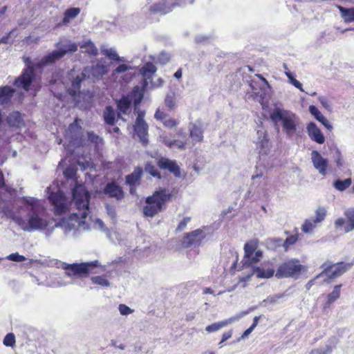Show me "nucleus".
Here are the masks:
<instances>
[{
	"instance_id": "nucleus-30",
	"label": "nucleus",
	"mask_w": 354,
	"mask_h": 354,
	"mask_svg": "<svg viewBox=\"0 0 354 354\" xmlns=\"http://www.w3.org/2000/svg\"><path fill=\"white\" fill-rule=\"evenodd\" d=\"M131 104V100L129 96H122L118 102L117 106L120 112L126 114Z\"/></svg>"
},
{
	"instance_id": "nucleus-32",
	"label": "nucleus",
	"mask_w": 354,
	"mask_h": 354,
	"mask_svg": "<svg viewBox=\"0 0 354 354\" xmlns=\"http://www.w3.org/2000/svg\"><path fill=\"white\" fill-rule=\"evenodd\" d=\"M131 97L133 100V104L135 106H138L143 99L144 97V91L142 89H140L138 86H135L133 88L131 93Z\"/></svg>"
},
{
	"instance_id": "nucleus-5",
	"label": "nucleus",
	"mask_w": 354,
	"mask_h": 354,
	"mask_svg": "<svg viewBox=\"0 0 354 354\" xmlns=\"http://www.w3.org/2000/svg\"><path fill=\"white\" fill-rule=\"evenodd\" d=\"M305 270V267L298 259H292L282 263L277 269L275 276L277 278L297 277Z\"/></svg>"
},
{
	"instance_id": "nucleus-53",
	"label": "nucleus",
	"mask_w": 354,
	"mask_h": 354,
	"mask_svg": "<svg viewBox=\"0 0 354 354\" xmlns=\"http://www.w3.org/2000/svg\"><path fill=\"white\" fill-rule=\"evenodd\" d=\"M315 227L313 223H304L301 226V230L304 233H311Z\"/></svg>"
},
{
	"instance_id": "nucleus-57",
	"label": "nucleus",
	"mask_w": 354,
	"mask_h": 354,
	"mask_svg": "<svg viewBox=\"0 0 354 354\" xmlns=\"http://www.w3.org/2000/svg\"><path fill=\"white\" fill-rule=\"evenodd\" d=\"M259 261H260V260L256 259V256L254 253L253 256H252V257H248L247 259H245L244 261V265L245 266H246V265L250 266V265H252L253 263L258 262Z\"/></svg>"
},
{
	"instance_id": "nucleus-9",
	"label": "nucleus",
	"mask_w": 354,
	"mask_h": 354,
	"mask_svg": "<svg viewBox=\"0 0 354 354\" xmlns=\"http://www.w3.org/2000/svg\"><path fill=\"white\" fill-rule=\"evenodd\" d=\"M145 113L144 111H139L137 118L133 124V131L138 136L140 142L144 146L148 144V129L149 126L145 120Z\"/></svg>"
},
{
	"instance_id": "nucleus-13",
	"label": "nucleus",
	"mask_w": 354,
	"mask_h": 354,
	"mask_svg": "<svg viewBox=\"0 0 354 354\" xmlns=\"http://www.w3.org/2000/svg\"><path fill=\"white\" fill-rule=\"evenodd\" d=\"M176 5V3H173L172 0H160L152 4L149 7V11L151 15H163L170 12Z\"/></svg>"
},
{
	"instance_id": "nucleus-3",
	"label": "nucleus",
	"mask_w": 354,
	"mask_h": 354,
	"mask_svg": "<svg viewBox=\"0 0 354 354\" xmlns=\"http://www.w3.org/2000/svg\"><path fill=\"white\" fill-rule=\"evenodd\" d=\"M73 198L77 209V212L73 215L77 218L85 219L90 212L89 192L84 186L76 185L73 189Z\"/></svg>"
},
{
	"instance_id": "nucleus-7",
	"label": "nucleus",
	"mask_w": 354,
	"mask_h": 354,
	"mask_svg": "<svg viewBox=\"0 0 354 354\" xmlns=\"http://www.w3.org/2000/svg\"><path fill=\"white\" fill-rule=\"evenodd\" d=\"M22 201L28 211V219L27 221H43L40 215L44 212V208L39 200L32 197H24Z\"/></svg>"
},
{
	"instance_id": "nucleus-44",
	"label": "nucleus",
	"mask_w": 354,
	"mask_h": 354,
	"mask_svg": "<svg viewBox=\"0 0 354 354\" xmlns=\"http://www.w3.org/2000/svg\"><path fill=\"white\" fill-rule=\"evenodd\" d=\"M223 327H225V326L223 325V322L221 321L219 322H216L212 324L208 325L207 326H206L205 330L207 333H212V332L217 331Z\"/></svg>"
},
{
	"instance_id": "nucleus-45",
	"label": "nucleus",
	"mask_w": 354,
	"mask_h": 354,
	"mask_svg": "<svg viewBox=\"0 0 354 354\" xmlns=\"http://www.w3.org/2000/svg\"><path fill=\"white\" fill-rule=\"evenodd\" d=\"M326 215V210L324 207H319L316 210L315 218L313 221H322Z\"/></svg>"
},
{
	"instance_id": "nucleus-31",
	"label": "nucleus",
	"mask_w": 354,
	"mask_h": 354,
	"mask_svg": "<svg viewBox=\"0 0 354 354\" xmlns=\"http://www.w3.org/2000/svg\"><path fill=\"white\" fill-rule=\"evenodd\" d=\"M80 12L79 8H71L67 9L64 14L63 24H67L70 19L75 18Z\"/></svg>"
},
{
	"instance_id": "nucleus-39",
	"label": "nucleus",
	"mask_w": 354,
	"mask_h": 354,
	"mask_svg": "<svg viewBox=\"0 0 354 354\" xmlns=\"http://www.w3.org/2000/svg\"><path fill=\"white\" fill-rule=\"evenodd\" d=\"M15 342H16L15 336L14 333H8L5 336V337L3 340V344L6 346H9V347H14L15 346Z\"/></svg>"
},
{
	"instance_id": "nucleus-48",
	"label": "nucleus",
	"mask_w": 354,
	"mask_h": 354,
	"mask_svg": "<svg viewBox=\"0 0 354 354\" xmlns=\"http://www.w3.org/2000/svg\"><path fill=\"white\" fill-rule=\"evenodd\" d=\"M6 259H8V260L12 261H15V262H22V261H24L26 259V258L24 256L20 255L17 252L12 253L10 254H9L6 257Z\"/></svg>"
},
{
	"instance_id": "nucleus-22",
	"label": "nucleus",
	"mask_w": 354,
	"mask_h": 354,
	"mask_svg": "<svg viewBox=\"0 0 354 354\" xmlns=\"http://www.w3.org/2000/svg\"><path fill=\"white\" fill-rule=\"evenodd\" d=\"M189 138H191L190 147H192L197 143H200L203 140V131L201 127L193 124L189 129Z\"/></svg>"
},
{
	"instance_id": "nucleus-25",
	"label": "nucleus",
	"mask_w": 354,
	"mask_h": 354,
	"mask_svg": "<svg viewBox=\"0 0 354 354\" xmlns=\"http://www.w3.org/2000/svg\"><path fill=\"white\" fill-rule=\"evenodd\" d=\"M15 91V89L10 86H0V104H8L10 101Z\"/></svg>"
},
{
	"instance_id": "nucleus-54",
	"label": "nucleus",
	"mask_w": 354,
	"mask_h": 354,
	"mask_svg": "<svg viewBox=\"0 0 354 354\" xmlns=\"http://www.w3.org/2000/svg\"><path fill=\"white\" fill-rule=\"evenodd\" d=\"M82 129V127L79 124V120L76 118L73 122H72L69 127L68 130L72 131H80Z\"/></svg>"
},
{
	"instance_id": "nucleus-16",
	"label": "nucleus",
	"mask_w": 354,
	"mask_h": 354,
	"mask_svg": "<svg viewBox=\"0 0 354 354\" xmlns=\"http://www.w3.org/2000/svg\"><path fill=\"white\" fill-rule=\"evenodd\" d=\"M142 174V168L138 167L134 169L131 174L126 176L125 181L130 187L131 194H133L136 193V187L140 184Z\"/></svg>"
},
{
	"instance_id": "nucleus-4",
	"label": "nucleus",
	"mask_w": 354,
	"mask_h": 354,
	"mask_svg": "<svg viewBox=\"0 0 354 354\" xmlns=\"http://www.w3.org/2000/svg\"><path fill=\"white\" fill-rule=\"evenodd\" d=\"M100 266L98 261H91L81 263H72L63 265V269L66 270L65 274L68 277H86L89 274L97 273L95 270Z\"/></svg>"
},
{
	"instance_id": "nucleus-49",
	"label": "nucleus",
	"mask_w": 354,
	"mask_h": 354,
	"mask_svg": "<svg viewBox=\"0 0 354 354\" xmlns=\"http://www.w3.org/2000/svg\"><path fill=\"white\" fill-rule=\"evenodd\" d=\"M88 140L93 144L98 145L102 142V139L93 132H88Z\"/></svg>"
},
{
	"instance_id": "nucleus-62",
	"label": "nucleus",
	"mask_w": 354,
	"mask_h": 354,
	"mask_svg": "<svg viewBox=\"0 0 354 354\" xmlns=\"http://www.w3.org/2000/svg\"><path fill=\"white\" fill-rule=\"evenodd\" d=\"M253 329L252 327H250L248 328L245 332L242 334V335L238 339V341H241V339H243L246 338L252 332Z\"/></svg>"
},
{
	"instance_id": "nucleus-41",
	"label": "nucleus",
	"mask_w": 354,
	"mask_h": 354,
	"mask_svg": "<svg viewBox=\"0 0 354 354\" xmlns=\"http://www.w3.org/2000/svg\"><path fill=\"white\" fill-rule=\"evenodd\" d=\"M77 169L75 167L68 166L63 171L64 177L67 179H73L75 177Z\"/></svg>"
},
{
	"instance_id": "nucleus-38",
	"label": "nucleus",
	"mask_w": 354,
	"mask_h": 354,
	"mask_svg": "<svg viewBox=\"0 0 354 354\" xmlns=\"http://www.w3.org/2000/svg\"><path fill=\"white\" fill-rule=\"evenodd\" d=\"M338 339L336 337H330L326 345V346L324 348H325V351L326 354H330L333 349L336 347V346L338 344Z\"/></svg>"
},
{
	"instance_id": "nucleus-59",
	"label": "nucleus",
	"mask_w": 354,
	"mask_h": 354,
	"mask_svg": "<svg viewBox=\"0 0 354 354\" xmlns=\"http://www.w3.org/2000/svg\"><path fill=\"white\" fill-rule=\"evenodd\" d=\"M345 216L348 221H354V208L348 209L345 213Z\"/></svg>"
},
{
	"instance_id": "nucleus-17",
	"label": "nucleus",
	"mask_w": 354,
	"mask_h": 354,
	"mask_svg": "<svg viewBox=\"0 0 354 354\" xmlns=\"http://www.w3.org/2000/svg\"><path fill=\"white\" fill-rule=\"evenodd\" d=\"M311 159L315 168L319 171L321 175L326 176L327 174L328 160L324 158L317 151H313L312 152Z\"/></svg>"
},
{
	"instance_id": "nucleus-20",
	"label": "nucleus",
	"mask_w": 354,
	"mask_h": 354,
	"mask_svg": "<svg viewBox=\"0 0 354 354\" xmlns=\"http://www.w3.org/2000/svg\"><path fill=\"white\" fill-rule=\"evenodd\" d=\"M157 71L156 66L151 62H146L140 69V73L144 77L143 87L148 85V80H151Z\"/></svg>"
},
{
	"instance_id": "nucleus-60",
	"label": "nucleus",
	"mask_w": 354,
	"mask_h": 354,
	"mask_svg": "<svg viewBox=\"0 0 354 354\" xmlns=\"http://www.w3.org/2000/svg\"><path fill=\"white\" fill-rule=\"evenodd\" d=\"M112 61L125 62L124 57H120L115 51L112 50Z\"/></svg>"
},
{
	"instance_id": "nucleus-51",
	"label": "nucleus",
	"mask_w": 354,
	"mask_h": 354,
	"mask_svg": "<svg viewBox=\"0 0 354 354\" xmlns=\"http://www.w3.org/2000/svg\"><path fill=\"white\" fill-rule=\"evenodd\" d=\"M120 313L122 315H129L133 312V310L130 308L129 306L125 304H120L118 307Z\"/></svg>"
},
{
	"instance_id": "nucleus-47",
	"label": "nucleus",
	"mask_w": 354,
	"mask_h": 354,
	"mask_svg": "<svg viewBox=\"0 0 354 354\" xmlns=\"http://www.w3.org/2000/svg\"><path fill=\"white\" fill-rule=\"evenodd\" d=\"M284 297V294H277L267 297L263 302L269 304H274L278 302V300Z\"/></svg>"
},
{
	"instance_id": "nucleus-26",
	"label": "nucleus",
	"mask_w": 354,
	"mask_h": 354,
	"mask_svg": "<svg viewBox=\"0 0 354 354\" xmlns=\"http://www.w3.org/2000/svg\"><path fill=\"white\" fill-rule=\"evenodd\" d=\"M310 113L315 117V118L321 122L324 127L327 128L331 127L328 120L322 115L319 110L314 105L309 106Z\"/></svg>"
},
{
	"instance_id": "nucleus-61",
	"label": "nucleus",
	"mask_w": 354,
	"mask_h": 354,
	"mask_svg": "<svg viewBox=\"0 0 354 354\" xmlns=\"http://www.w3.org/2000/svg\"><path fill=\"white\" fill-rule=\"evenodd\" d=\"M232 330H231L227 332L224 333L222 336V339L219 342V344L221 345L225 341L230 339L232 337Z\"/></svg>"
},
{
	"instance_id": "nucleus-33",
	"label": "nucleus",
	"mask_w": 354,
	"mask_h": 354,
	"mask_svg": "<svg viewBox=\"0 0 354 354\" xmlns=\"http://www.w3.org/2000/svg\"><path fill=\"white\" fill-rule=\"evenodd\" d=\"M352 184L351 178H346L345 180H337L334 182V187L339 191H344L348 188Z\"/></svg>"
},
{
	"instance_id": "nucleus-42",
	"label": "nucleus",
	"mask_w": 354,
	"mask_h": 354,
	"mask_svg": "<svg viewBox=\"0 0 354 354\" xmlns=\"http://www.w3.org/2000/svg\"><path fill=\"white\" fill-rule=\"evenodd\" d=\"M286 75L287 76V77L288 78L289 80V82L292 84L294 85L296 88H297L298 89H299L301 91H304L303 90V87H302V84L297 80L292 75V74L289 71H286Z\"/></svg>"
},
{
	"instance_id": "nucleus-1",
	"label": "nucleus",
	"mask_w": 354,
	"mask_h": 354,
	"mask_svg": "<svg viewBox=\"0 0 354 354\" xmlns=\"http://www.w3.org/2000/svg\"><path fill=\"white\" fill-rule=\"evenodd\" d=\"M171 198V193L165 188L156 191L152 196L146 198V205L143 208L144 214L147 216H153L163 209Z\"/></svg>"
},
{
	"instance_id": "nucleus-35",
	"label": "nucleus",
	"mask_w": 354,
	"mask_h": 354,
	"mask_svg": "<svg viewBox=\"0 0 354 354\" xmlns=\"http://www.w3.org/2000/svg\"><path fill=\"white\" fill-rule=\"evenodd\" d=\"M145 170L147 174H150L151 176L157 178L158 179L161 178L160 173L158 171V170L156 169V167L152 162H147L145 165Z\"/></svg>"
},
{
	"instance_id": "nucleus-36",
	"label": "nucleus",
	"mask_w": 354,
	"mask_h": 354,
	"mask_svg": "<svg viewBox=\"0 0 354 354\" xmlns=\"http://www.w3.org/2000/svg\"><path fill=\"white\" fill-rule=\"evenodd\" d=\"M342 285H337L334 287L332 292L328 294V301L326 302V305L329 306L330 304L335 301L340 296V288Z\"/></svg>"
},
{
	"instance_id": "nucleus-14",
	"label": "nucleus",
	"mask_w": 354,
	"mask_h": 354,
	"mask_svg": "<svg viewBox=\"0 0 354 354\" xmlns=\"http://www.w3.org/2000/svg\"><path fill=\"white\" fill-rule=\"evenodd\" d=\"M177 135L180 138L171 140L167 137H165L163 138L162 142L169 148H176L180 150H184L187 147H190L189 138L185 133H183L181 131H179Z\"/></svg>"
},
{
	"instance_id": "nucleus-56",
	"label": "nucleus",
	"mask_w": 354,
	"mask_h": 354,
	"mask_svg": "<svg viewBox=\"0 0 354 354\" xmlns=\"http://www.w3.org/2000/svg\"><path fill=\"white\" fill-rule=\"evenodd\" d=\"M297 240V236H288L284 243L286 248L289 247L290 245L294 244Z\"/></svg>"
},
{
	"instance_id": "nucleus-24",
	"label": "nucleus",
	"mask_w": 354,
	"mask_h": 354,
	"mask_svg": "<svg viewBox=\"0 0 354 354\" xmlns=\"http://www.w3.org/2000/svg\"><path fill=\"white\" fill-rule=\"evenodd\" d=\"M6 122L10 127L19 128L23 124L24 120L19 111L10 113L6 118Z\"/></svg>"
},
{
	"instance_id": "nucleus-55",
	"label": "nucleus",
	"mask_w": 354,
	"mask_h": 354,
	"mask_svg": "<svg viewBox=\"0 0 354 354\" xmlns=\"http://www.w3.org/2000/svg\"><path fill=\"white\" fill-rule=\"evenodd\" d=\"M104 118L107 124H111V105L106 106L104 113Z\"/></svg>"
},
{
	"instance_id": "nucleus-50",
	"label": "nucleus",
	"mask_w": 354,
	"mask_h": 354,
	"mask_svg": "<svg viewBox=\"0 0 354 354\" xmlns=\"http://www.w3.org/2000/svg\"><path fill=\"white\" fill-rule=\"evenodd\" d=\"M91 280L93 283L99 284L103 286H108L109 282L108 281L103 277H93L91 278Z\"/></svg>"
},
{
	"instance_id": "nucleus-12",
	"label": "nucleus",
	"mask_w": 354,
	"mask_h": 354,
	"mask_svg": "<svg viewBox=\"0 0 354 354\" xmlns=\"http://www.w3.org/2000/svg\"><path fill=\"white\" fill-rule=\"evenodd\" d=\"M206 235L207 233L203 230H196L184 236L182 245L184 248L198 245Z\"/></svg>"
},
{
	"instance_id": "nucleus-46",
	"label": "nucleus",
	"mask_w": 354,
	"mask_h": 354,
	"mask_svg": "<svg viewBox=\"0 0 354 354\" xmlns=\"http://www.w3.org/2000/svg\"><path fill=\"white\" fill-rule=\"evenodd\" d=\"M245 315V313H241L239 315H236L235 316L231 317L227 319L222 321L224 326L231 324L235 322L239 321L241 318H242Z\"/></svg>"
},
{
	"instance_id": "nucleus-27",
	"label": "nucleus",
	"mask_w": 354,
	"mask_h": 354,
	"mask_svg": "<svg viewBox=\"0 0 354 354\" xmlns=\"http://www.w3.org/2000/svg\"><path fill=\"white\" fill-rule=\"evenodd\" d=\"M335 229L338 235H342L354 230V223H335Z\"/></svg>"
},
{
	"instance_id": "nucleus-52",
	"label": "nucleus",
	"mask_w": 354,
	"mask_h": 354,
	"mask_svg": "<svg viewBox=\"0 0 354 354\" xmlns=\"http://www.w3.org/2000/svg\"><path fill=\"white\" fill-rule=\"evenodd\" d=\"M84 47L87 48L86 52L91 55H97L98 50L97 48L91 42H88L84 44Z\"/></svg>"
},
{
	"instance_id": "nucleus-19",
	"label": "nucleus",
	"mask_w": 354,
	"mask_h": 354,
	"mask_svg": "<svg viewBox=\"0 0 354 354\" xmlns=\"http://www.w3.org/2000/svg\"><path fill=\"white\" fill-rule=\"evenodd\" d=\"M154 118L161 122L166 128L172 129L178 124L179 122L177 119L171 117L167 113L158 109L154 114Z\"/></svg>"
},
{
	"instance_id": "nucleus-34",
	"label": "nucleus",
	"mask_w": 354,
	"mask_h": 354,
	"mask_svg": "<svg viewBox=\"0 0 354 354\" xmlns=\"http://www.w3.org/2000/svg\"><path fill=\"white\" fill-rule=\"evenodd\" d=\"M257 243L255 241H250L245 244L244 250H245V256L244 259H247L248 257H252L255 250H257Z\"/></svg>"
},
{
	"instance_id": "nucleus-10",
	"label": "nucleus",
	"mask_w": 354,
	"mask_h": 354,
	"mask_svg": "<svg viewBox=\"0 0 354 354\" xmlns=\"http://www.w3.org/2000/svg\"><path fill=\"white\" fill-rule=\"evenodd\" d=\"M35 79V72L34 66H26L21 74L15 80L14 84L17 87H21L25 91L30 90L32 82Z\"/></svg>"
},
{
	"instance_id": "nucleus-8",
	"label": "nucleus",
	"mask_w": 354,
	"mask_h": 354,
	"mask_svg": "<svg viewBox=\"0 0 354 354\" xmlns=\"http://www.w3.org/2000/svg\"><path fill=\"white\" fill-rule=\"evenodd\" d=\"M19 227L24 231H40L49 235L55 227H62L66 223H17Z\"/></svg>"
},
{
	"instance_id": "nucleus-40",
	"label": "nucleus",
	"mask_w": 354,
	"mask_h": 354,
	"mask_svg": "<svg viewBox=\"0 0 354 354\" xmlns=\"http://www.w3.org/2000/svg\"><path fill=\"white\" fill-rule=\"evenodd\" d=\"M165 105L169 110H174L176 107V99L174 95H167L165 98Z\"/></svg>"
},
{
	"instance_id": "nucleus-58",
	"label": "nucleus",
	"mask_w": 354,
	"mask_h": 354,
	"mask_svg": "<svg viewBox=\"0 0 354 354\" xmlns=\"http://www.w3.org/2000/svg\"><path fill=\"white\" fill-rule=\"evenodd\" d=\"M26 44L29 45L32 43H37L39 41V37L32 38L31 36L26 37L23 40Z\"/></svg>"
},
{
	"instance_id": "nucleus-2",
	"label": "nucleus",
	"mask_w": 354,
	"mask_h": 354,
	"mask_svg": "<svg viewBox=\"0 0 354 354\" xmlns=\"http://www.w3.org/2000/svg\"><path fill=\"white\" fill-rule=\"evenodd\" d=\"M270 117L274 124L281 122L283 131L288 137L292 136L297 131L299 118L295 113L277 108L270 113Z\"/></svg>"
},
{
	"instance_id": "nucleus-21",
	"label": "nucleus",
	"mask_w": 354,
	"mask_h": 354,
	"mask_svg": "<svg viewBox=\"0 0 354 354\" xmlns=\"http://www.w3.org/2000/svg\"><path fill=\"white\" fill-rule=\"evenodd\" d=\"M307 131L312 140L318 144H323L325 142V138L320 129L314 122H310L307 126Z\"/></svg>"
},
{
	"instance_id": "nucleus-29",
	"label": "nucleus",
	"mask_w": 354,
	"mask_h": 354,
	"mask_svg": "<svg viewBox=\"0 0 354 354\" xmlns=\"http://www.w3.org/2000/svg\"><path fill=\"white\" fill-rule=\"evenodd\" d=\"M338 10L344 21L346 23L354 21V8H346L342 6H338Z\"/></svg>"
},
{
	"instance_id": "nucleus-11",
	"label": "nucleus",
	"mask_w": 354,
	"mask_h": 354,
	"mask_svg": "<svg viewBox=\"0 0 354 354\" xmlns=\"http://www.w3.org/2000/svg\"><path fill=\"white\" fill-rule=\"evenodd\" d=\"M77 47L75 43L69 44L64 49L54 50L44 56L41 60V64L46 65L50 63H54L56 60L62 58L67 53H74L77 51Z\"/></svg>"
},
{
	"instance_id": "nucleus-64",
	"label": "nucleus",
	"mask_w": 354,
	"mask_h": 354,
	"mask_svg": "<svg viewBox=\"0 0 354 354\" xmlns=\"http://www.w3.org/2000/svg\"><path fill=\"white\" fill-rule=\"evenodd\" d=\"M115 348H120L121 350H124L126 348V345L124 343H118L115 342L113 344Z\"/></svg>"
},
{
	"instance_id": "nucleus-37",
	"label": "nucleus",
	"mask_w": 354,
	"mask_h": 354,
	"mask_svg": "<svg viewBox=\"0 0 354 354\" xmlns=\"http://www.w3.org/2000/svg\"><path fill=\"white\" fill-rule=\"evenodd\" d=\"M124 197V192L120 186L112 180V198L121 200Z\"/></svg>"
},
{
	"instance_id": "nucleus-23",
	"label": "nucleus",
	"mask_w": 354,
	"mask_h": 354,
	"mask_svg": "<svg viewBox=\"0 0 354 354\" xmlns=\"http://www.w3.org/2000/svg\"><path fill=\"white\" fill-rule=\"evenodd\" d=\"M85 79V75L82 73L80 75H77L71 82V87L68 89V94L75 97L80 93L81 83Z\"/></svg>"
},
{
	"instance_id": "nucleus-63",
	"label": "nucleus",
	"mask_w": 354,
	"mask_h": 354,
	"mask_svg": "<svg viewBox=\"0 0 354 354\" xmlns=\"http://www.w3.org/2000/svg\"><path fill=\"white\" fill-rule=\"evenodd\" d=\"M11 32H8L7 35L3 36L1 39H0V44H8L9 41V39L10 37Z\"/></svg>"
},
{
	"instance_id": "nucleus-6",
	"label": "nucleus",
	"mask_w": 354,
	"mask_h": 354,
	"mask_svg": "<svg viewBox=\"0 0 354 354\" xmlns=\"http://www.w3.org/2000/svg\"><path fill=\"white\" fill-rule=\"evenodd\" d=\"M322 268L324 269L323 271L317 275V277H326L329 279L337 278L343 274L346 270L351 268V264L344 263H337L335 264H331L330 262H326Z\"/></svg>"
},
{
	"instance_id": "nucleus-28",
	"label": "nucleus",
	"mask_w": 354,
	"mask_h": 354,
	"mask_svg": "<svg viewBox=\"0 0 354 354\" xmlns=\"http://www.w3.org/2000/svg\"><path fill=\"white\" fill-rule=\"evenodd\" d=\"M252 270V274H256L258 278H270L273 276L274 271L273 269H263L259 267L251 268Z\"/></svg>"
},
{
	"instance_id": "nucleus-43",
	"label": "nucleus",
	"mask_w": 354,
	"mask_h": 354,
	"mask_svg": "<svg viewBox=\"0 0 354 354\" xmlns=\"http://www.w3.org/2000/svg\"><path fill=\"white\" fill-rule=\"evenodd\" d=\"M130 69H131V66L126 64H121L112 71V77L117 73H123Z\"/></svg>"
},
{
	"instance_id": "nucleus-15",
	"label": "nucleus",
	"mask_w": 354,
	"mask_h": 354,
	"mask_svg": "<svg viewBox=\"0 0 354 354\" xmlns=\"http://www.w3.org/2000/svg\"><path fill=\"white\" fill-rule=\"evenodd\" d=\"M157 166L162 170L169 171L170 173L173 174L176 178L180 177V168L174 160L160 157L157 160Z\"/></svg>"
},
{
	"instance_id": "nucleus-18",
	"label": "nucleus",
	"mask_w": 354,
	"mask_h": 354,
	"mask_svg": "<svg viewBox=\"0 0 354 354\" xmlns=\"http://www.w3.org/2000/svg\"><path fill=\"white\" fill-rule=\"evenodd\" d=\"M51 203L55 206L57 214H62L66 210V198L61 192H52L48 197Z\"/></svg>"
}]
</instances>
